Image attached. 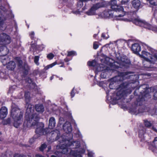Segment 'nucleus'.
Masks as SVG:
<instances>
[{
	"mask_svg": "<svg viewBox=\"0 0 157 157\" xmlns=\"http://www.w3.org/2000/svg\"><path fill=\"white\" fill-rule=\"evenodd\" d=\"M84 151L82 149L81 151L78 154H75V150H72L70 152V155L68 157H82V154H84Z\"/></svg>",
	"mask_w": 157,
	"mask_h": 157,
	"instance_id": "nucleus-18",
	"label": "nucleus"
},
{
	"mask_svg": "<svg viewBox=\"0 0 157 157\" xmlns=\"http://www.w3.org/2000/svg\"><path fill=\"white\" fill-rule=\"evenodd\" d=\"M131 49L133 52L138 54L141 50V45L138 43H135L132 45Z\"/></svg>",
	"mask_w": 157,
	"mask_h": 157,
	"instance_id": "nucleus-16",
	"label": "nucleus"
},
{
	"mask_svg": "<svg viewBox=\"0 0 157 157\" xmlns=\"http://www.w3.org/2000/svg\"><path fill=\"white\" fill-rule=\"evenodd\" d=\"M153 129L155 132H157V130L155 128H153Z\"/></svg>",
	"mask_w": 157,
	"mask_h": 157,
	"instance_id": "nucleus-60",
	"label": "nucleus"
},
{
	"mask_svg": "<svg viewBox=\"0 0 157 157\" xmlns=\"http://www.w3.org/2000/svg\"><path fill=\"white\" fill-rule=\"evenodd\" d=\"M56 64H57L56 62H54L53 63L51 64H49L48 65L46 66L44 68V69L45 70H47L48 69H49L50 68H52L53 66H54L56 65Z\"/></svg>",
	"mask_w": 157,
	"mask_h": 157,
	"instance_id": "nucleus-24",
	"label": "nucleus"
},
{
	"mask_svg": "<svg viewBox=\"0 0 157 157\" xmlns=\"http://www.w3.org/2000/svg\"><path fill=\"white\" fill-rule=\"evenodd\" d=\"M6 123H3V124H7L10 123V122H11L10 119V118H8L6 120Z\"/></svg>",
	"mask_w": 157,
	"mask_h": 157,
	"instance_id": "nucleus-42",
	"label": "nucleus"
},
{
	"mask_svg": "<svg viewBox=\"0 0 157 157\" xmlns=\"http://www.w3.org/2000/svg\"><path fill=\"white\" fill-rule=\"evenodd\" d=\"M47 147V145L45 144H43L40 148V150L41 151H43Z\"/></svg>",
	"mask_w": 157,
	"mask_h": 157,
	"instance_id": "nucleus-37",
	"label": "nucleus"
},
{
	"mask_svg": "<svg viewBox=\"0 0 157 157\" xmlns=\"http://www.w3.org/2000/svg\"><path fill=\"white\" fill-rule=\"evenodd\" d=\"M36 44L34 43L32 44L31 45V47L30 48V50L34 51L36 49Z\"/></svg>",
	"mask_w": 157,
	"mask_h": 157,
	"instance_id": "nucleus-31",
	"label": "nucleus"
},
{
	"mask_svg": "<svg viewBox=\"0 0 157 157\" xmlns=\"http://www.w3.org/2000/svg\"><path fill=\"white\" fill-rule=\"evenodd\" d=\"M103 2L97 3L94 5L90 9L86 12V13L89 16L94 15L96 14V11L99 8L104 6Z\"/></svg>",
	"mask_w": 157,
	"mask_h": 157,
	"instance_id": "nucleus-11",
	"label": "nucleus"
},
{
	"mask_svg": "<svg viewBox=\"0 0 157 157\" xmlns=\"http://www.w3.org/2000/svg\"><path fill=\"white\" fill-rule=\"evenodd\" d=\"M103 17H112L113 15L112 11L110 10L105 11L103 12Z\"/></svg>",
	"mask_w": 157,
	"mask_h": 157,
	"instance_id": "nucleus-23",
	"label": "nucleus"
},
{
	"mask_svg": "<svg viewBox=\"0 0 157 157\" xmlns=\"http://www.w3.org/2000/svg\"><path fill=\"white\" fill-rule=\"evenodd\" d=\"M24 94V93L23 92L22 93H21L20 94V95L18 96V98L19 99L23 97V95Z\"/></svg>",
	"mask_w": 157,
	"mask_h": 157,
	"instance_id": "nucleus-49",
	"label": "nucleus"
},
{
	"mask_svg": "<svg viewBox=\"0 0 157 157\" xmlns=\"http://www.w3.org/2000/svg\"><path fill=\"white\" fill-rule=\"evenodd\" d=\"M148 112L149 113H150V114L151 115H153L154 114H155V113H156V110L155 109H154L153 110V111L152 112V113H151V112L150 111H148Z\"/></svg>",
	"mask_w": 157,
	"mask_h": 157,
	"instance_id": "nucleus-45",
	"label": "nucleus"
},
{
	"mask_svg": "<svg viewBox=\"0 0 157 157\" xmlns=\"http://www.w3.org/2000/svg\"><path fill=\"white\" fill-rule=\"evenodd\" d=\"M140 88H142L144 89V91H146L147 88V86L145 85H143L139 87Z\"/></svg>",
	"mask_w": 157,
	"mask_h": 157,
	"instance_id": "nucleus-40",
	"label": "nucleus"
},
{
	"mask_svg": "<svg viewBox=\"0 0 157 157\" xmlns=\"http://www.w3.org/2000/svg\"><path fill=\"white\" fill-rule=\"evenodd\" d=\"M5 6H2L0 8V30L4 31L6 28V25L5 21L6 20H12L14 15L10 9V6L6 2Z\"/></svg>",
	"mask_w": 157,
	"mask_h": 157,
	"instance_id": "nucleus-6",
	"label": "nucleus"
},
{
	"mask_svg": "<svg viewBox=\"0 0 157 157\" xmlns=\"http://www.w3.org/2000/svg\"><path fill=\"white\" fill-rule=\"evenodd\" d=\"M154 97L155 99L156 100L157 99V91L155 93Z\"/></svg>",
	"mask_w": 157,
	"mask_h": 157,
	"instance_id": "nucleus-47",
	"label": "nucleus"
},
{
	"mask_svg": "<svg viewBox=\"0 0 157 157\" xmlns=\"http://www.w3.org/2000/svg\"><path fill=\"white\" fill-rule=\"evenodd\" d=\"M63 128L64 131L65 132L64 134L61 137L58 138L59 141H60L61 140L63 141L64 139L65 138L69 137V138H71L73 137L72 134L71 133V132L72 130V128L71 123L69 121H66L63 125Z\"/></svg>",
	"mask_w": 157,
	"mask_h": 157,
	"instance_id": "nucleus-9",
	"label": "nucleus"
},
{
	"mask_svg": "<svg viewBox=\"0 0 157 157\" xmlns=\"http://www.w3.org/2000/svg\"><path fill=\"white\" fill-rule=\"evenodd\" d=\"M25 68H26V69H27V67H28L27 65L26 64H25Z\"/></svg>",
	"mask_w": 157,
	"mask_h": 157,
	"instance_id": "nucleus-61",
	"label": "nucleus"
},
{
	"mask_svg": "<svg viewBox=\"0 0 157 157\" xmlns=\"http://www.w3.org/2000/svg\"><path fill=\"white\" fill-rule=\"evenodd\" d=\"M129 74V73L127 72L120 73L118 75L115 76L111 79L112 81L115 82L122 81L126 78L134 79V81L129 83L125 82L120 85L117 89V91L116 94V100H119L125 95L130 94L132 90L134 89L138 85V75H130Z\"/></svg>",
	"mask_w": 157,
	"mask_h": 157,
	"instance_id": "nucleus-2",
	"label": "nucleus"
},
{
	"mask_svg": "<svg viewBox=\"0 0 157 157\" xmlns=\"http://www.w3.org/2000/svg\"><path fill=\"white\" fill-rule=\"evenodd\" d=\"M140 45L144 49L142 51L141 54L140 55V56L144 59L143 63L144 67L149 68V71L155 70L152 65L157 62V56L155 54L152 55L145 51L150 48L145 44L141 43Z\"/></svg>",
	"mask_w": 157,
	"mask_h": 157,
	"instance_id": "nucleus-5",
	"label": "nucleus"
},
{
	"mask_svg": "<svg viewBox=\"0 0 157 157\" xmlns=\"http://www.w3.org/2000/svg\"><path fill=\"white\" fill-rule=\"evenodd\" d=\"M64 118L63 117H60L59 118V123L58 124V126H59L61 125L62 124H64Z\"/></svg>",
	"mask_w": 157,
	"mask_h": 157,
	"instance_id": "nucleus-30",
	"label": "nucleus"
},
{
	"mask_svg": "<svg viewBox=\"0 0 157 157\" xmlns=\"http://www.w3.org/2000/svg\"><path fill=\"white\" fill-rule=\"evenodd\" d=\"M73 137L71 138H69L68 137L65 138L64 139L63 141L61 140L60 142V146L61 150L59 151L60 152L63 154H66L69 150L70 152L72 150H75V154H78L83 149L85 151L84 149L82 148H78L80 147V143L78 141H73L72 140Z\"/></svg>",
	"mask_w": 157,
	"mask_h": 157,
	"instance_id": "nucleus-4",
	"label": "nucleus"
},
{
	"mask_svg": "<svg viewBox=\"0 0 157 157\" xmlns=\"http://www.w3.org/2000/svg\"><path fill=\"white\" fill-rule=\"evenodd\" d=\"M39 56H36L34 58V62L36 65H39Z\"/></svg>",
	"mask_w": 157,
	"mask_h": 157,
	"instance_id": "nucleus-27",
	"label": "nucleus"
},
{
	"mask_svg": "<svg viewBox=\"0 0 157 157\" xmlns=\"http://www.w3.org/2000/svg\"><path fill=\"white\" fill-rule=\"evenodd\" d=\"M98 85L100 86H102V82H99L98 83Z\"/></svg>",
	"mask_w": 157,
	"mask_h": 157,
	"instance_id": "nucleus-54",
	"label": "nucleus"
},
{
	"mask_svg": "<svg viewBox=\"0 0 157 157\" xmlns=\"http://www.w3.org/2000/svg\"><path fill=\"white\" fill-rule=\"evenodd\" d=\"M97 36V34H94V36H93V37H94V38H95V37Z\"/></svg>",
	"mask_w": 157,
	"mask_h": 157,
	"instance_id": "nucleus-62",
	"label": "nucleus"
},
{
	"mask_svg": "<svg viewBox=\"0 0 157 157\" xmlns=\"http://www.w3.org/2000/svg\"><path fill=\"white\" fill-rule=\"evenodd\" d=\"M125 57H118L116 62L114 63V65L116 67L114 68L113 65L107 66L101 64L97 66L96 68V71L95 72L96 75L97 74V71H101L102 72L100 75L101 77L105 78L107 77V75H110L112 72L115 71L116 69L119 67L123 68L124 67L127 68L130 63L129 60L127 59Z\"/></svg>",
	"mask_w": 157,
	"mask_h": 157,
	"instance_id": "nucleus-3",
	"label": "nucleus"
},
{
	"mask_svg": "<svg viewBox=\"0 0 157 157\" xmlns=\"http://www.w3.org/2000/svg\"><path fill=\"white\" fill-rule=\"evenodd\" d=\"M8 52L9 50L6 46H0V56H2L1 59L2 63H3L4 60H5V56L8 53Z\"/></svg>",
	"mask_w": 157,
	"mask_h": 157,
	"instance_id": "nucleus-14",
	"label": "nucleus"
},
{
	"mask_svg": "<svg viewBox=\"0 0 157 157\" xmlns=\"http://www.w3.org/2000/svg\"><path fill=\"white\" fill-rule=\"evenodd\" d=\"M119 1H120L122 4H125V3H127L128 1V0H119Z\"/></svg>",
	"mask_w": 157,
	"mask_h": 157,
	"instance_id": "nucleus-44",
	"label": "nucleus"
},
{
	"mask_svg": "<svg viewBox=\"0 0 157 157\" xmlns=\"http://www.w3.org/2000/svg\"><path fill=\"white\" fill-rule=\"evenodd\" d=\"M71 98L75 96V91L74 89H73L71 93Z\"/></svg>",
	"mask_w": 157,
	"mask_h": 157,
	"instance_id": "nucleus-43",
	"label": "nucleus"
},
{
	"mask_svg": "<svg viewBox=\"0 0 157 157\" xmlns=\"http://www.w3.org/2000/svg\"><path fill=\"white\" fill-rule=\"evenodd\" d=\"M88 155L89 157H94V153L93 151H88Z\"/></svg>",
	"mask_w": 157,
	"mask_h": 157,
	"instance_id": "nucleus-32",
	"label": "nucleus"
},
{
	"mask_svg": "<svg viewBox=\"0 0 157 157\" xmlns=\"http://www.w3.org/2000/svg\"><path fill=\"white\" fill-rule=\"evenodd\" d=\"M149 3L151 5H152L153 6H156V8H157V0H150Z\"/></svg>",
	"mask_w": 157,
	"mask_h": 157,
	"instance_id": "nucleus-25",
	"label": "nucleus"
},
{
	"mask_svg": "<svg viewBox=\"0 0 157 157\" xmlns=\"http://www.w3.org/2000/svg\"><path fill=\"white\" fill-rule=\"evenodd\" d=\"M11 42V39L10 36L4 33L0 34V42L4 44H9Z\"/></svg>",
	"mask_w": 157,
	"mask_h": 157,
	"instance_id": "nucleus-12",
	"label": "nucleus"
},
{
	"mask_svg": "<svg viewBox=\"0 0 157 157\" xmlns=\"http://www.w3.org/2000/svg\"><path fill=\"white\" fill-rule=\"evenodd\" d=\"M51 149V147L50 146H48V151L50 149Z\"/></svg>",
	"mask_w": 157,
	"mask_h": 157,
	"instance_id": "nucleus-57",
	"label": "nucleus"
},
{
	"mask_svg": "<svg viewBox=\"0 0 157 157\" xmlns=\"http://www.w3.org/2000/svg\"><path fill=\"white\" fill-rule=\"evenodd\" d=\"M106 93L107 95V97L110 96V97H111V96L110 95V94H109V91L108 90L106 92Z\"/></svg>",
	"mask_w": 157,
	"mask_h": 157,
	"instance_id": "nucleus-52",
	"label": "nucleus"
},
{
	"mask_svg": "<svg viewBox=\"0 0 157 157\" xmlns=\"http://www.w3.org/2000/svg\"><path fill=\"white\" fill-rule=\"evenodd\" d=\"M130 111L132 113L137 115L140 113H143L145 112L148 111L147 108H144L140 107L137 105H133L131 108Z\"/></svg>",
	"mask_w": 157,
	"mask_h": 157,
	"instance_id": "nucleus-13",
	"label": "nucleus"
},
{
	"mask_svg": "<svg viewBox=\"0 0 157 157\" xmlns=\"http://www.w3.org/2000/svg\"><path fill=\"white\" fill-rule=\"evenodd\" d=\"M101 37L104 39H107L109 36L107 33H103L102 34Z\"/></svg>",
	"mask_w": 157,
	"mask_h": 157,
	"instance_id": "nucleus-36",
	"label": "nucleus"
},
{
	"mask_svg": "<svg viewBox=\"0 0 157 157\" xmlns=\"http://www.w3.org/2000/svg\"><path fill=\"white\" fill-rule=\"evenodd\" d=\"M16 88V86L15 85L13 86L10 88L9 92L11 93L13 92L14 89Z\"/></svg>",
	"mask_w": 157,
	"mask_h": 157,
	"instance_id": "nucleus-38",
	"label": "nucleus"
},
{
	"mask_svg": "<svg viewBox=\"0 0 157 157\" xmlns=\"http://www.w3.org/2000/svg\"><path fill=\"white\" fill-rule=\"evenodd\" d=\"M132 3V6L137 9L139 8L141 4L139 0H133Z\"/></svg>",
	"mask_w": 157,
	"mask_h": 157,
	"instance_id": "nucleus-22",
	"label": "nucleus"
},
{
	"mask_svg": "<svg viewBox=\"0 0 157 157\" xmlns=\"http://www.w3.org/2000/svg\"><path fill=\"white\" fill-rule=\"evenodd\" d=\"M113 84V83H112V82H111L109 85V87L110 89H112V88H111V85Z\"/></svg>",
	"mask_w": 157,
	"mask_h": 157,
	"instance_id": "nucleus-55",
	"label": "nucleus"
},
{
	"mask_svg": "<svg viewBox=\"0 0 157 157\" xmlns=\"http://www.w3.org/2000/svg\"><path fill=\"white\" fill-rule=\"evenodd\" d=\"M8 114V109L6 107L3 106L0 108V118H5Z\"/></svg>",
	"mask_w": 157,
	"mask_h": 157,
	"instance_id": "nucleus-15",
	"label": "nucleus"
},
{
	"mask_svg": "<svg viewBox=\"0 0 157 157\" xmlns=\"http://www.w3.org/2000/svg\"><path fill=\"white\" fill-rule=\"evenodd\" d=\"M23 113L15 104H13L11 112V115L14 120L13 125L15 127L17 128L22 123Z\"/></svg>",
	"mask_w": 157,
	"mask_h": 157,
	"instance_id": "nucleus-7",
	"label": "nucleus"
},
{
	"mask_svg": "<svg viewBox=\"0 0 157 157\" xmlns=\"http://www.w3.org/2000/svg\"><path fill=\"white\" fill-rule=\"evenodd\" d=\"M34 32H31L29 34V35L30 36V37L32 39H33V38L34 37Z\"/></svg>",
	"mask_w": 157,
	"mask_h": 157,
	"instance_id": "nucleus-41",
	"label": "nucleus"
},
{
	"mask_svg": "<svg viewBox=\"0 0 157 157\" xmlns=\"http://www.w3.org/2000/svg\"><path fill=\"white\" fill-rule=\"evenodd\" d=\"M16 60L17 62L18 63L19 66L21 67L22 65V61L20 58L19 57H17L16 59Z\"/></svg>",
	"mask_w": 157,
	"mask_h": 157,
	"instance_id": "nucleus-28",
	"label": "nucleus"
},
{
	"mask_svg": "<svg viewBox=\"0 0 157 157\" xmlns=\"http://www.w3.org/2000/svg\"><path fill=\"white\" fill-rule=\"evenodd\" d=\"M98 47V43L95 42H94L93 44V48L94 49H97Z\"/></svg>",
	"mask_w": 157,
	"mask_h": 157,
	"instance_id": "nucleus-39",
	"label": "nucleus"
},
{
	"mask_svg": "<svg viewBox=\"0 0 157 157\" xmlns=\"http://www.w3.org/2000/svg\"><path fill=\"white\" fill-rule=\"evenodd\" d=\"M54 57V55L52 53L48 54L47 56V58L49 59H52Z\"/></svg>",
	"mask_w": 157,
	"mask_h": 157,
	"instance_id": "nucleus-33",
	"label": "nucleus"
},
{
	"mask_svg": "<svg viewBox=\"0 0 157 157\" xmlns=\"http://www.w3.org/2000/svg\"><path fill=\"white\" fill-rule=\"evenodd\" d=\"M41 47H42V49H41L42 50L43 48H44L45 47V46L44 45L42 44L41 45Z\"/></svg>",
	"mask_w": 157,
	"mask_h": 157,
	"instance_id": "nucleus-56",
	"label": "nucleus"
},
{
	"mask_svg": "<svg viewBox=\"0 0 157 157\" xmlns=\"http://www.w3.org/2000/svg\"><path fill=\"white\" fill-rule=\"evenodd\" d=\"M56 124V120L55 118L53 117L50 118L49 120V128L50 129L53 128L55 127Z\"/></svg>",
	"mask_w": 157,
	"mask_h": 157,
	"instance_id": "nucleus-19",
	"label": "nucleus"
},
{
	"mask_svg": "<svg viewBox=\"0 0 157 157\" xmlns=\"http://www.w3.org/2000/svg\"><path fill=\"white\" fill-rule=\"evenodd\" d=\"M14 157H25V156H22L18 154H16L14 155Z\"/></svg>",
	"mask_w": 157,
	"mask_h": 157,
	"instance_id": "nucleus-46",
	"label": "nucleus"
},
{
	"mask_svg": "<svg viewBox=\"0 0 157 157\" xmlns=\"http://www.w3.org/2000/svg\"><path fill=\"white\" fill-rule=\"evenodd\" d=\"M51 157H56V156L54 155H52Z\"/></svg>",
	"mask_w": 157,
	"mask_h": 157,
	"instance_id": "nucleus-64",
	"label": "nucleus"
},
{
	"mask_svg": "<svg viewBox=\"0 0 157 157\" xmlns=\"http://www.w3.org/2000/svg\"><path fill=\"white\" fill-rule=\"evenodd\" d=\"M78 133H79V136L81 137L82 136V135H81L80 132H79Z\"/></svg>",
	"mask_w": 157,
	"mask_h": 157,
	"instance_id": "nucleus-63",
	"label": "nucleus"
},
{
	"mask_svg": "<svg viewBox=\"0 0 157 157\" xmlns=\"http://www.w3.org/2000/svg\"><path fill=\"white\" fill-rule=\"evenodd\" d=\"M77 54L76 52L75 51H71L68 52L67 56H74L76 55Z\"/></svg>",
	"mask_w": 157,
	"mask_h": 157,
	"instance_id": "nucleus-29",
	"label": "nucleus"
},
{
	"mask_svg": "<svg viewBox=\"0 0 157 157\" xmlns=\"http://www.w3.org/2000/svg\"><path fill=\"white\" fill-rule=\"evenodd\" d=\"M53 77H54V75H53L52 76L50 77V80H52L53 78Z\"/></svg>",
	"mask_w": 157,
	"mask_h": 157,
	"instance_id": "nucleus-58",
	"label": "nucleus"
},
{
	"mask_svg": "<svg viewBox=\"0 0 157 157\" xmlns=\"http://www.w3.org/2000/svg\"><path fill=\"white\" fill-rule=\"evenodd\" d=\"M144 124L145 126L147 127H149L151 125V123L147 120L144 121Z\"/></svg>",
	"mask_w": 157,
	"mask_h": 157,
	"instance_id": "nucleus-35",
	"label": "nucleus"
},
{
	"mask_svg": "<svg viewBox=\"0 0 157 157\" xmlns=\"http://www.w3.org/2000/svg\"><path fill=\"white\" fill-rule=\"evenodd\" d=\"M36 157H44L42 155L40 154H36L35 156Z\"/></svg>",
	"mask_w": 157,
	"mask_h": 157,
	"instance_id": "nucleus-51",
	"label": "nucleus"
},
{
	"mask_svg": "<svg viewBox=\"0 0 157 157\" xmlns=\"http://www.w3.org/2000/svg\"><path fill=\"white\" fill-rule=\"evenodd\" d=\"M35 108L36 110L40 113H43L44 111V107L41 104H37L35 105Z\"/></svg>",
	"mask_w": 157,
	"mask_h": 157,
	"instance_id": "nucleus-21",
	"label": "nucleus"
},
{
	"mask_svg": "<svg viewBox=\"0 0 157 157\" xmlns=\"http://www.w3.org/2000/svg\"><path fill=\"white\" fill-rule=\"evenodd\" d=\"M144 91H143L142 93V92H141V93L142 94V97L140 98V99H138L137 100V105H141L142 104V102L146 100L145 99V98L147 97V96L148 98L150 97H148L149 96L148 94H146L145 93H144Z\"/></svg>",
	"mask_w": 157,
	"mask_h": 157,
	"instance_id": "nucleus-17",
	"label": "nucleus"
},
{
	"mask_svg": "<svg viewBox=\"0 0 157 157\" xmlns=\"http://www.w3.org/2000/svg\"><path fill=\"white\" fill-rule=\"evenodd\" d=\"M96 64V62L94 60H93L91 61H89L87 63V64L89 66H94Z\"/></svg>",
	"mask_w": 157,
	"mask_h": 157,
	"instance_id": "nucleus-26",
	"label": "nucleus"
},
{
	"mask_svg": "<svg viewBox=\"0 0 157 157\" xmlns=\"http://www.w3.org/2000/svg\"><path fill=\"white\" fill-rule=\"evenodd\" d=\"M25 81L26 82H28V83L29 84H32V85H35V84L33 82H32V79H30V78H27L26 80H25Z\"/></svg>",
	"mask_w": 157,
	"mask_h": 157,
	"instance_id": "nucleus-34",
	"label": "nucleus"
},
{
	"mask_svg": "<svg viewBox=\"0 0 157 157\" xmlns=\"http://www.w3.org/2000/svg\"><path fill=\"white\" fill-rule=\"evenodd\" d=\"M64 60L65 62H68L70 60V59H69L67 58H66L65 59H64Z\"/></svg>",
	"mask_w": 157,
	"mask_h": 157,
	"instance_id": "nucleus-53",
	"label": "nucleus"
},
{
	"mask_svg": "<svg viewBox=\"0 0 157 157\" xmlns=\"http://www.w3.org/2000/svg\"><path fill=\"white\" fill-rule=\"evenodd\" d=\"M73 12L74 13L76 14H79L80 13V12L78 10L74 11H73Z\"/></svg>",
	"mask_w": 157,
	"mask_h": 157,
	"instance_id": "nucleus-48",
	"label": "nucleus"
},
{
	"mask_svg": "<svg viewBox=\"0 0 157 157\" xmlns=\"http://www.w3.org/2000/svg\"><path fill=\"white\" fill-rule=\"evenodd\" d=\"M157 141V137H155L153 141V143H154L155 141Z\"/></svg>",
	"mask_w": 157,
	"mask_h": 157,
	"instance_id": "nucleus-59",
	"label": "nucleus"
},
{
	"mask_svg": "<svg viewBox=\"0 0 157 157\" xmlns=\"http://www.w3.org/2000/svg\"><path fill=\"white\" fill-rule=\"evenodd\" d=\"M111 9L116 12H118V15L115 16L117 20H124L121 17L125 16L127 13L124 11V9L122 6L117 4L116 1L115 0H111Z\"/></svg>",
	"mask_w": 157,
	"mask_h": 157,
	"instance_id": "nucleus-8",
	"label": "nucleus"
},
{
	"mask_svg": "<svg viewBox=\"0 0 157 157\" xmlns=\"http://www.w3.org/2000/svg\"><path fill=\"white\" fill-rule=\"evenodd\" d=\"M30 93L29 92H25L24 96L27 106L26 111L25 114V121L24 123V127L29 128L32 126L36 125V126L35 132L37 136L42 135L47 133V131L48 129H44V124L42 122H38L39 117L36 113H33V106L29 104L30 99Z\"/></svg>",
	"mask_w": 157,
	"mask_h": 157,
	"instance_id": "nucleus-1",
	"label": "nucleus"
},
{
	"mask_svg": "<svg viewBox=\"0 0 157 157\" xmlns=\"http://www.w3.org/2000/svg\"><path fill=\"white\" fill-rule=\"evenodd\" d=\"M133 22L136 25L152 30L155 32H157V27L152 25L144 20L137 18L134 19Z\"/></svg>",
	"mask_w": 157,
	"mask_h": 157,
	"instance_id": "nucleus-10",
	"label": "nucleus"
},
{
	"mask_svg": "<svg viewBox=\"0 0 157 157\" xmlns=\"http://www.w3.org/2000/svg\"><path fill=\"white\" fill-rule=\"evenodd\" d=\"M16 67L15 62L13 61H11L7 64L6 67L9 70H13Z\"/></svg>",
	"mask_w": 157,
	"mask_h": 157,
	"instance_id": "nucleus-20",
	"label": "nucleus"
},
{
	"mask_svg": "<svg viewBox=\"0 0 157 157\" xmlns=\"http://www.w3.org/2000/svg\"><path fill=\"white\" fill-rule=\"evenodd\" d=\"M54 132H56V133H57V137H59V136H60V133H58V132H59V131H58V130H56V131H54Z\"/></svg>",
	"mask_w": 157,
	"mask_h": 157,
	"instance_id": "nucleus-50",
	"label": "nucleus"
}]
</instances>
